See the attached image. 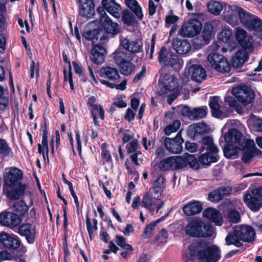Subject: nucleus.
Listing matches in <instances>:
<instances>
[{"mask_svg": "<svg viewBox=\"0 0 262 262\" xmlns=\"http://www.w3.org/2000/svg\"><path fill=\"white\" fill-rule=\"evenodd\" d=\"M188 249L189 255L186 262H218L221 258L219 247L209 246L208 242L203 239L192 243Z\"/></svg>", "mask_w": 262, "mask_h": 262, "instance_id": "f257e3e1", "label": "nucleus"}, {"mask_svg": "<svg viewBox=\"0 0 262 262\" xmlns=\"http://www.w3.org/2000/svg\"><path fill=\"white\" fill-rule=\"evenodd\" d=\"M186 235L192 237H207L212 236L213 228L205 224L200 219L193 218L189 220L185 228Z\"/></svg>", "mask_w": 262, "mask_h": 262, "instance_id": "f03ea898", "label": "nucleus"}, {"mask_svg": "<svg viewBox=\"0 0 262 262\" xmlns=\"http://www.w3.org/2000/svg\"><path fill=\"white\" fill-rule=\"evenodd\" d=\"M247 139L243 137L241 131L235 128H232L228 130L225 135L224 140L226 144L223 147V152L225 156L227 158H230L234 155V147L233 144H237L241 146L243 144V141Z\"/></svg>", "mask_w": 262, "mask_h": 262, "instance_id": "7ed1b4c3", "label": "nucleus"}, {"mask_svg": "<svg viewBox=\"0 0 262 262\" xmlns=\"http://www.w3.org/2000/svg\"><path fill=\"white\" fill-rule=\"evenodd\" d=\"M159 63L166 68H172L174 71L179 70L183 61L176 54L170 52L165 46H162L158 53Z\"/></svg>", "mask_w": 262, "mask_h": 262, "instance_id": "20e7f679", "label": "nucleus"}, {"mask_svg": "<svg viewBox=\"0 0 262 262\" xmlns=\"http://www.w3.org/2000/svg\"><path fill=\"white\" fill-rule=\"evenodd\" d=\"M100 33L103 35L100 36V40L104 41L110 37L115 36L120 32V28L118 23L113 22L106 13H104L100 18Z\"/></svg>", "mask_w": 262, "mask_h": 262, "instance_id": "39448f33", "label": "nucleus"}, {"mask_svg": "<svg viewBox=\"0 0 262 262\" xmlns=\"http://www.w3.org/2000/svg\"><path fill=\"white\" fill-rule=\"evenodd\" d=\"M204 150L206 151L199 157V161L201 165L210 166L211 163L217 162L219 159V156L217 155L219 150L214 143L202 145L199 148L200 153Z\"/></svg>", "mask_w": 262, "mask_h": 262, "instance_id": "423d86ee", "label": "nucleus"}, {"mask_svg": "<svg viewBox=\"0 0 262 262\" xmlns=\"http://www.w3.org/2000/svg\"><path fill=\"white\" fill-rule=\"evenodd\" d=\"M243 201L252 212H258L262 208V186L251 190L243 196Z\"/></svg>", "mask_w": 262, "mask_h": 262, "instance_id": "0eeeda50", "label": "nucleus"}, {"mask_svg": "<svg viewBox=\"0 0 262 262\" xmlns=\"http://www.w3.org/2000/svg\"><path fill=\"white\" fill-rule=\"evenodd\" d=\"M232 94L243 105L251 103L255 99V94L251 87L247 85H240L233 88Z\"/></svg>", "mask_w": 262, "mask_h": 262, "instance_id": "6e6552de", "label": "nucleus"}, {"mask_svg": "<svg viewBox=\"0 0 262 262\" xmlns=\"http://www.w3.org/2000/svg\"><path fill=\"white\" fill-rule=\"evenodd\" d=\"M207 59L212 69L219 72L225 73L230 71V63L227 59L221 54L211 52L208 55Z\"/></svg>", "mask_w": 262, "mask_h": 262, "instance_id": "1a4fd4ad", "label": "nucleus"}, {"mask_svg": "<svg viewBox=\"0 0 262 262\" xmlns=\"http://www.w3.org/2000/svg\"><path fill=\"white\" fill-rule=\"evenodd\" d=\"M23 178V173L19 168L16 167L7 168L4 173L3 187H13L22 184Z\"/></svg>", "mask_w": 262, "mask_h": 262, "instance_id": "9d476101", "label": "nucleus"}, {"mask_svg": "<svg viewBox=\"0 0 262 262\" xmlns=\"http://www.w3.org/2000/svg\"><path fill=\"white\" fill-rule=\"evenodd\" d=\"M241 144L239 149L243 151L241 160L245 164H248L250 160L256 155L262 154V151L255 147L254 141L251 139H245Z\"/></svg>", "mask_w": 262, "mask_h": 262, "instance_id": "9b49d317", "label": "nucleus"}, {"mask_svg": "<svg viewBox=\"0 0 262 262\" xmlns=\"http://www.w3.org/2000/svg\"><path fill=\"white\" fill-rule=\"evenodd\" d=\"M185 162L181 156H172L167 158L159 163V168L162 171L178 170L185 167Z\"/></svg>", "mask_w": 262, "mask_h": 262, "instance_id": "f8f14e48", "label": "nucleus"}, {"mask_svg": "<svg viewBox=\"0 0 262 262\" xmlns=\"http://www.w3.org/2000/svg\"><path fill=\"white\" fill-rule=\"evenodd\" d=\"M79 16L86 19L92 18L95 14L94 0H76Z\"/></svg>", "mask_w": 262, "mask_h": 262, "instance_id": "ddd939ff", "label": "nucleus"}, {"mask_svg": "<svg viewBox=\"0 0 262 262\" xmlns=\"http://www.w3.org/2000/svg\"><path fill=\"white\" fill-rule=\"evenodd\" d=\"M202 28V24L199 20L191 19L182 26L180 33L184 37L191 38L199 35Z\"/></svg>", "mask_w": 262, "mask_h": 262, "instance_id": "4468645a", "label": "nucleus"}, {"mask_svg": "<svg viewBox=\"0 0 262 262\" xmlns=\"http://www.w3.org/2000/svg\"><path fill=\"white\" fill-rule=\"evenodd\" d=\"M232 232L242 241L250 243L255 239V232L252 227L248 225H241L234 228Z\"/></svg>", "mask_w": 262, "mask_h": 262, "instance_id": "2eb2a0df", "label": "nucleus"}, {"mask_svg": "<svg viewBox=\"0 0 262 262\" xmlns=\"http://www.w3.org/2000/svg\"><path fill=\"white\" fill-rule=\"evenodd\" d=\"M0 244L4 248L10 250H15L19 247L20 238L16 235L10 234L6 232L0 233Z\"/></svg>", "mask_w": 262, "mask_h": 262, "instance_id": "dca6fc26", "label": "nucleus"}, {"mask_svg": "<svg viewBox=\"0 0 262 262\" xmlns=\"http://www.w3.org/2000/svg\"><path fill=\"white\" fill-rule=\"evenodd\" d=\"M183 142L184 140L180 133H178L173 139L166 137L164 140L165 148L168 151L173 154H178L182 150Z\"/></svg>", "mask_w": 262, "mask_h": 262, "instance_id": "f3484780", "label": "nucleus"}, {"mask_svg": "<svg viewBox=\"0 0 262 262\" xmlns=\"http://www.w3.org/2000/svg\"><path fill=\"white\" fill-rule=\"evenodd\" d=\"M162 84L163 89L159 92L161 95H165L168 92H174L179 89L177 79L170 74L166 73L163 75Z\"/></svg>", "mask_w": 262, "mask_h": 262, "instance_id": "a211bd4d", "label": "nucleus"}, {"mask_svg": "<svg viewBox=\"0 0 262 262\" xmlns=\"http://www.w3.org/2000/svg\"><path fill=\"white\" fill-rule=\"evenodd\" d=\"M17 233L21 236H24L27 243L33 244L36 236L35 226L32 227L30 223H23L18 228Z\"/></svg>", "mask_w": 262, "mask_h": 262, "instance_id": "6ab92c4d", "label": "nucleus"}, {"mask_svg": "<svg viewBox=\"0 0 262 262\" xmlns=\"http://www.w3.org/2000/svg\"><path fill=\"white\" fill-rule=\"evenodd\" d=\"M249 55L245 49H240L236 52L231 60V67L237 70V72L244 71L241 69L246 62L248 60Z\"/></svg>", "mask_w": 262, "mask_h": 262, "instance_id": "aec40b11", "label": "nucleus"}, {"mask_svg": "<svg viewBox=\"0 0 262 262\" xmlns=\"http://www.w3.org/2000/svg\"><path fill=\"white\" fill-rule=\"evenodd\" d=\"M47 122L46 119L43 118V125L42 126V136L41 144H38V152L40 154H42L43 159L45 160L47 158L48 161L49 159V146L48 142V130L47 126Z\"/></svg>", "mask_w": 262, "mask_h": 262, "instance_id": "412c9836", "label": "nucleus"}, {"mask_svg": "<svg viewBox=\"0 0 262 262\" xmlns=\"http://www.w3.org/2000/svg\"><path fill=\"white\" fill-rule=\"evenodd\" d=\"M106 50L98 44L94 45L91 51L90 58L93 63L96 65L102 64L106 56Z\"/></svg>", "mask_w": 262, "mask_h": 262, "instance_id": "4be33fe9", "label": "nucleus"}, {"mask_svg": "<svg viewBox=\"0 0 262 262\" xmlns=\"http://www.w3.org/2000/svg\"><path fill=\"white\" fill-rule=\"evenodd\" d=\"M188 73L192 81L201 83L206 78L205 69L200 64H192L188 69Z\"/></svg>", "mask_w": 262, "mask_h": 262, "instance_id": "5701e85b", "label": "nucleus"}, {"mask_svg": "<svg viewBox=\"0 0 262 262\" xmlns=\"http://www.w3.org/2000/svg\"><path fill=\"white\" fill-rule=\"evenodd\" d=\"M203 215L211 222L214 223L216 226H221L223 224V219L220 212L216 209L208 207L203 212Z\"/></svg>", "mask_w": 262, "mask_h": 262, "instance_id": "b1692460", "label": "nucleus"}, {"mask_svg": "<svg viewBox=\"0 0 262 262\" xmlns=\"http://www.w3.org/2000/svg\"><path fill=\"white\" fill-rule=\"evenodd\" d=\"M232 8H236L234 6L228 5L225 3H221L216 1H211L207 5V8L209 12L214 15H219L221 11L224 9L225 11L228 9V12L230 10H233Z\"/></svg>", "mask_w": 262, "mask_h": 262, "instance_id": "393cba45", "label": "nucleus"}, {"mask_svg": "<svg viewBox=\"0 0 262 262\" xmlns=\"http://www.w3.org/2000/svg\"><path fill=\"white\" fill-rule=\"evenodd\" d=\"M202 205L197 201L189 202L183 206L182 209L185 215L190 216L200 213L202 210Z\"/></svg>", "mask_w": 262, "mask_h": 262, "instance_id": "a878e982", "label": "nucleus"}, {"mask_svg": "<svg viewBox=\"0 0 262 262\" xmlns=\"http://www.w3.org/2000/svg\"><path fill=\"white\" fill-rule=\"evenodd\" d=\"M165 189V178L162 174H160L149 190L154 193L156 198H160Z\"/></svg>", "mask_w": 262, "mask_h": 262, "instance_id": "bb28decb", "label": "nucleus"}, {"mask_svg": "<svg viewBox=\"0 0 262 262\" xmlns=\"http://www.w3.org/2000/svg\"><path fill=\"white\" fill-rule=\"evenodd\" d=\"M101 77L110 81H115L119 79L120 76L117 69L110 66L102 67L99 70Z\"/></svg>", "mask_w": 262, "mask_h": 262, "instance_id": "cd10ccee", "label": "nucleus"}, {"mask_svg": "<svg viewBox=\"0 0 262 262\" xmlns=\"http://www.w3.org/2000/svg\"><path fill=\"white\" fill-rule=\"evenodd\" d=\"M172 47L178 54H186L191 48V45L188 39L177 38L172 43Z\"/></svg>", "mask_w": 262, "mask_h": 262, "instance_id": "c85d7f7f", "label": "nucleus"}, {"mask_svg": "<svg viewBox=\"0 0 262 262\" xmlns=\"http://www.w3.org/2000/svg\"><path fill=\"white\" fill-rule=\"evenodd\" d=\"M159 198H156L154 193L150 190L145 193L142 196L141 206L148 209L150 212L155 211L154 206H156V200Z\"/></svg>", "mask_w": 262, "mask_h": 262, "instance_id": "c756f323", "label": "nucleus"}, {"mask_svg": "<svg viewBox=\"0 0 262 262\" xmlns=\"http://www.w3.org/2000/svg\"><path fill=\"white\" fill-rule=\"evenodd\" d=\"M235 38L238 44L243 48L247 49L252 46L250 41V37L247 32L243 29H237L235 33Z\"/></svg>", "mask_w": 262, "mask_h": 262, "instance_id": "7c9ffc66", "label": "nucleus"}, {"mask_svg": "<svg viewBox=\"0 0 262 262\" xmlns=\"http://www.w3.org/2000/svg\"><path fill=\"white\" fill-rule=\"evenodd\" d=\"M26 185L20 184L13 187H4L8 191L7 195L11 200H18L24 193Z\"/></svg>", "mask_w": 262, "mask_h": 262, "instance_id": "2f4dec72", "label": "nucleus"}, {"mask_svg": "<svg viewBox=\"0 0 262 262\" xmlns=\"http://www.w3.org/2000/svg\"><path fill=\"white\" fill-rule=\"evenodd\" d=\"M86 104L91 113L98 112L101 120L104 119V111L103 106L97 103V98L95 96L90 97L86 102Z\"/></svg>", "mask_w": 262, "mask_h": 262, "instance_id": "473e14b6", "label": "nucleus"}, {"mask_svg": "<svg viewBox=\"0 0 262 262\" xmlns=\"http://www.w3.org/2000/svg\"><path fill=\"white\" fill-rule=\"evenodd\" d=\"M171 211V209L165 213L164 215L146 226L142 235L143 238L146 239L150 237L152 234L154 228L157 226V224L164 221L169 216Z\"/></svg>", "mask_w": 262, "mask_h": 262, "instance_id": "72a5a7b5", "label": "nucleus"}, {"mask_svg": "<svg viewBox=\"0 0 262 262\" xmlns=\"http://www.w3.org/2000/svg\"><path fill=\"white\" fill-rule=\"evenodd\" d=\"M219 97H211L209 100V106L211 108V115L213 117L219 118L222 117L223 112L220 110L221 106L219 103Z\"/></svg>", "mask_w": 262, "mask_h": 262, "instance_id": "f704fd0d", "label": "nucleus"}, {"mask_svg": "<svg viewBox=\"0 0 262 262\" xmlns=\"http://www.w3.org/2000/svg\"><path fill=\"white\" fill-rule=\"evenodd\" d=\"M132 59V58L130 57L117 66L121 74L127 76L130 75L134 71L135 69V65L131 61Z\"/></svg>", "mask_w": 262, "mask_h": 262, "instance_id": "c9c22d12", "label": "nucleus"}, {"mask_svg": "<svg viewBox=\"0 0 262 262\" xmlns=\"http://www.w3.org/2000/svg\"><path fill=\"white\" fill-rule=\"evenodd\" d=\"M123 47L124 49L127 51H129L133 54H136L142 51V42L140 40L138 39L132 41L126 40L125 44L123 45Z\"/></svg>", "mask_w": 262, "mask_h": 262, "instance_id": "e433bc0d", "label": "nucleus"}, {"mask_svg": "<svg viewBox=\"0 0 262 262\" xmlns=\"http://www.w3.org/2000/svg\"><path fill=\"white\" fill-rule=\"evenodd\" d=\"M125 4L140 20L143 19L142 8L137 0H125Z\"/></svg>", "mask_w": 262, "mask_h": 262, "instance_id": "4c0bfd02", "label": "nucleus"}, {"mask_svg": "<svg viewBox=\"0 0 262 262\" xmlns=\"http://www.w3.org/2000/svg\"><path fill=\"white\" fill-rule=\"evenodd\" d=\"M183 159L185 164V167L188 165L193 170H198L200 168V162L198 161L194 155L185 153L184 154Z\"/></svg>", "mask_w": 262, "mask_h": 262, "instance_id": "58836bf2", "label": "nucleus"}, {"mask_svg": "<svg viewBox=\"0 0 262 262\" xmlns=\"http://www.w3.org/2000/svg\"><path fill=\"white\" fill-rule=\"evenodd\" d=\"M130 58L126 50L119 49L113 53V59L117 66Z\"/></svg>", "mask_w": 262, "mask_h": 262, "instance_id": "ea45409f", "label": "nucleus"}, {"mask_svg": "<svg viewBox=\"0 0 262 262\" xmlns=\"http://www.w3.org/2000/svg\"><path fill=\"white\" fill-rule=\"evenodd\" d=\"M100 35V30L99 28L85 30L82 33V36L86 40L91 41L93 43L98 41Z\"/></svg>", "mask_w": 262, "mask_h": 262, "instance_id": "a19ab883", "label": "nucleus"}, {"mask_svg": "<svg viewBox=\"0 0 262 262\" xmlns=\"http://www.w3.org/2000/svg\"><path fill=\"white\" fill-rule=\"evenodd\" d=\"M214 35L213 26L210 23H205L201 36L204 38L205 41H206L209 43Z\"/></svg>", "mask_w": 262, "mask_h": 262, "instance_id": "79ce46f5", "label": "nucleus"}, {"mask_svg": "<svg viewBox=\"0 0 262 262\" xmlns=\"http://www.w3.org/2000/svg\"><path fill=\"white\" fill-rule=\"evenodd\" d=\"M237 13L241 22L245 27L255 16L242 8H238Z\"/></svg>", "mask_w": 262, "mask_h": 262, "instance_id": "37998d69", "label": "nucleus"}, {"mask_svg": "<svg viewBox=\"0 0 262 262\" xmlns=\"http://www.w3.org/2000/svg\"><path fill=\"white\" fill-rule=\"evenodd\" d=\"M15 213L23 217L29 210V207L24 200H20L14 203L12 206Z\"/></svg>", "mask_w": 262, "mask_h": 262, "instance_id": "c03bdc74", "label": "nucleus"}, {"mask_svg": "<svg viewBox=\"0 0 262 262\" xmlns=\"http://www.w3.org/2000/svg\"><path fill=\"white\" fill-rule=\"evenodd\" d=\"M246 28L250 31L262 32V20L259 17L254 16Z\"/></svg>", "mask_w": 262, "mask_h": 262, "instance_id": "a18cd8bd", "label": "nucleus"}, {"mask_svg": "<svg viewBox=\"0 0 262 262\" xmlns=\"http://www.w3.org/2000/svg\"><path fill=\"white\" fill-rule=\"evenodd\" d=\"M226 243L227 245H233L237 247H242L243 244L241 242L240 239L237 236H235V234L232 232H229L225 238Z\"/></svg>", "mask_w": 262, "mask_h": 262, "instance_id": "49530a36", "label": "nucleus"}, {"mask_svg": "<svg viewBox=\"0 0 262 262\" xmlns=\"http://www.w3.org/2000/svg\"><path fill=\"white\" fill-rule=\"evenodd\" d=\"M123 23L128 26H133L135 23L134 15L128 10H123L122 15Z\"/></svg>", "mask_w": 262, "mask_h": 262, "instance_id": "de8ad7c7", "label": "nucleus"}, {"mask_svg": "<svg viewBox=\"0 0 262 262\" xmlns=\"http://www.w3.org/2000/svg\"><path fill=\"white\" fill-rule=\"evenodd\" d=\"M63 231H64V238L62 240L63 248H68V242L67 238L68 236V218L67 214V207L63 208Z\"/></svg>", "mask_w": 262, "mask_h": 262, "instance_id": "09e8293b", "label": "nucleus"}, {"mask_svg": "<svg viewBox=\"0 0 262 262\" xmlns=\"http://www.w3.org/2000/svg\"><path fill=\"white\" fill-rule=\"evenodd\" d=\"M107 147L108 144L106 143H103L101 145V157L105 162L112 163L113 162L112 158Z\"/></svg>", "mask_w": 262, "mask_h": 262, "instance_id": "8fccbe9b", "label": "nucleus"}, {"mask_svg": "<svg viewBox=\"0 0 262 262\" xmlns=\"http://www.w3.org/2000/svg\"><path fill=\"white\" fill-rule=\"evenodd\" d=\"M100 82L107 87L114 89L116 88L117 90H120L121 91L124 90L126 86L127 81L126 80H123L121 82H120L119 84H116L115 83L111 82L106 80H100Z\"/></svg>", "mask_w": 262, "mask_h": 262, "instance_id": "3c124183", "label": "nucleus"}, {"mask_svg": "<svg viewBox=\"0 0 262 262\" xmlns=\"http://www.w3.org/2000/svg\"><path fill=\"white\" fill-rule=\"evenodd\" d=\"M208 108L207 106L195 107L193 110V119L197 120L206 117L207 114Z\"/></svg>", "mask_w": 262, "mask_h": 262, "instance_id": "603ef678", "label": "nucleus"}, {"mask_svg": "<svg viewBox=\"0 0 262 262\" xmlns=\"http://www.w3.org/2000/svg\"><path fill=\"white\" fill-rule=\"evenodd\" d=\"M126 238L123 236L119 235H116V242L118 246L124 250L133 252V248L130 244H126Z\"/></svg>", "mask_w": 262, "mask_h": 262, "instance_id": "864d4df0", "label": "nucleus"}, {"mask_svg": "<svg viewBox=\"0 0 262 262\" xmlns=\"http://www.w3.org/2000/svg\"><path fill=\"white\" fill-rule=\"evenodd\" d=\"M7 0H0V33L4 31V26L6 19L4 15V11L6 10Z\"/></svg>", "mask_w": 262, "mask_h": 262, "instance_id": "5fc2aeb1", "label": "nucleus"}, {"mask_svg": "<svg viewBox=\"0 0 262 262\" xmlns=\"http://www.w3.org/2000/svg\"><path fill=\"white\" fill-rule=\"evenodd\" d=\"M12 152V149L9 147L5 140L0 138V155L3 158L7 157Z\"/></svg>", "mask_w": 262, "mask_h": 262, "instance_id": "6e6d98bb", "label": "nucleus"}, {"mask_svg": "<svg viewBox=\"0 0 262 262\" xmlns=\"http://www.w3.org/2000/svg\"><path fill=\"white\" fill-rule=\"evenodd\" d=\"M195 36L196 37L192 38L191 40L192 46L195 50H199L203 46L208 44L201 35H197Z\"/></svg>", "mask_w": 262, "mask_h": 262, "instance_id": "4d7b16f0", "label": "nucleus"}, {"mask_svg": "<svg viewBox=\"0 0 262 262\" xmlns=\"http://www.w3.org/2000/svg\"><path fill=\"white\" fill-rule=\"evenodd\" d=\"M195 130L194 131L195 133H196L197 136H203V135L208 133L209 131V127L208 125L205 124V123H196L193 124Z\"/></svg>", "mask_w": 262, "mask_h": 262, "instance_id": "13d9d810", "label": "nucleus"}, {"mask_svg": "<svg viewBox=\"0 0 262 262\" xmlns=\"http://www.w3.org/2000/svg\"><path fill=\"white\" fill-rule=\"evenodd\" d=\"M233 37L232 32L231 29H224L220 34L219 39L225 43H230Z\"/></svg>", "mask_w": 262, "mask_h": 262, "instance_id": "bf43d9fd", "label": "nucleus"}, {"mask_svg": "<svg viewBox=\"0 0 262 262\" xmlns=\"http://www.w3.org/2000/svg\"><path fill=\"white\" fill-rule=\"evenodd\" d=\"M225 102L227 105H228L230 107H234L236 108V111L238 113L241 112L242 110V107L238 105L235 98L231 96H228L225 97Z\"/></svg>", "mask_w": 262, "mask_h": 262, "instance_id": "052dcab7", "label": "nucleus"}, {"mask_svg": "<svg viewBox=\"0 0 262 262\" xmlns=\"http://www.w3.org/2000/svg\"><path fill=\"white\" fill-rule=\"evenodd\" d=\"M221 195V192H220L217 188L213 191L208 193V200L213 203H218L223 200Z\"/></svg>", "mask_w": 262, "mask_h": 262, "instance_id": "680f3d73", "label": "nucleus"}, {"mask_svg": "<svg viewBox=\"0 0 262 262\" xmlns=\"http://www.w3.org/2000/svg\"><path fill=\"white\" fill-rule=\"evenodd\" d=\"M227 216L232 223H237L241 220L240 214L235 209L229 210L227 213Z\"/></svg>", "mask_w": 262, "mask_h": 262, "instance_id": "e2e57ef3", "label": "nucleus"}, {"mask_svg": "<svg viewBox=\"0 0 262 262\" xmlns=\"http://www.w3.org/2000/svg\"><path fill=\"white\" fill-rule=\"evenodd\" d=\"M179 19V17L173 14V11L170 10L169 14L166 16L165 23L166 28H169L172 25L175 24Z\"/></svg>", "mask_w": 262, "mask_h": 262, "instance_id": "0e129e2a", "label": "nucleus"}, {"mask_svg": "<svg viewBox=\"0 0 262 262\" xmlns=\"http://www.w3.org/2000/svg\"><path fill=\"white\" fill-rule=\"evenodd\" d=\"M180 126V122L175 121L173 123L166 126L164 129L165 134L167 136L170 135L172 133L176 132Z\"/></svg>", "mask_w": 262, "mask_h": 262, "instance_id": "69168bd1", "label": "nucleus"}, {"mask_svg": "<svg viewBox=\"0 0 262 262\" xmlns=\"http://www.w3.org/2000/svg\"><path fill=\"white\" fill-rule=\"evenodd\" d=\"M138 147L139 141L136 138L132 139L125 146L126 152L128 154L135 152Z\"/></svg>", "mask_w": 262, "mask_h": 262, "instance_id": "338daca9", "label": "nucleus"}, {"mask_svg": "<svg viewBox=\"0 0 262 262\" xmlns=\"http://www.w3.org/2000/svg\"><path fill=\"white\" fill-rule=\"evenodd\" d=\"M11 212L4 211L0 213V224L5 226L10 227Z\"/></svg>", "mask_w": 262, "mask_h": 262, "instance_id": "774afa93", "label": "nucleus"}]
</instances>
